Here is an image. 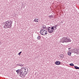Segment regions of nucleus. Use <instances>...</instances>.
Listing matches in <instances>:
<instances>
[{"instance_id":"f257e3e1","label":"nucleus","mask_w":79,"mask_h":79,"mask_svg":"<svg viewBox=\"0 0 79 79\" xmlns=\"http://www.w3.org/2000/svg\"><path fill=\"white\" fill-rule=\"evenodd\" d=\"M13 23V21L12 20L7 21L4 23V25L6 26V27L7 28H11L12 26V24Z\"/></svg>"},{"instance_id":"f03ea898","label":"nucleus","mask_w":79,"mask_h":79,"mask_svg":"<svg viewBox=\"0 0 79 79\" xmlns=\"http://www.w3.org/2000/svg\"><path fill=\"white\" fill-rule=\"evenodd\" d=\"M61 42L62 43H64V42H71V40L69 39L68 37H63L61 41Z\"/></svg>"},{"instance_id":"7ed1b4c3","label":"nucleus","mask_w":79,"mask_h":79,"mask_svg":"<svg viewBox=\"0 0 79 79\" xmlns=\"http://www.w3.org/2000/svg\"><path fill=\"white\" fill-rule=\"evenodd\" d=\"M40 33L41 35H46L48 33V32L46 30L44 29H41L40 31Z\"/></svg>"},{"instance_id":"20e7f679","label":"nucleus","mask_w":79,"mask_h":79,"mask_svg":"<svg viewBox=\"0 0 79 79\" xmlns=\"http://www.w3.org/2000/svg\"><path fill=\"white\" fill-rule=\"evenodd\" d=\"M57 28H56V27H55V26H51V31H50V29H48V32H49L50 34H52V32H53V31L55 30H56Z\"/></svg>"},{"instance_id":"39448f33","label":"nucleus","mask_w":79,"mask_h":79,"mask_svg":"<svg viewBox=\"0 0 79 79\" xmlns=\"http://www.w3.org/2000/svg\"><path fill=\"white\" fill-rule=\"evenodd\" d=\"M19 74H20L19 76L21 77H22V76H23V77H25V76H26V74H24V72H20Z\"/></svg>"},{"instance_id":"423d86ee","label":"nucleus","mask_w":79,"mask_h":79,"mask_svg":"<svg viewBox=\"0 0 79 79\" xmlns=\"http://www.w3.org/2000/svg\"><path fill=\"white\" fill-rule=\"evenodd\" d=\"M55 64L56 65H60L61 64V62L59 61H56L55 62Z\"/></svg>"},{"instance_id":"0eeeda50","label":"nucleus","mask_w":79,"mask_h":79,"mask_svg":"<svg viewBox=\"0 0 79 79\" xmlns=\"http://www.w3.org/2000/svg\"><path fill=\"white\" fill-rule=\"evenodd\" d=\"M23 71H24V68H23L22 69H20V72H22V73H24L23 72Z\"/></svg>"},{"instance_id":"6e6552de","label":"nucleus","mask_w":79,"mask_h":79,"mask_svg":"<svg viewBox=\"0 0 79 79\" xmlns=\"http://www.w3.org/2000/svg\"><path fill=\"white\" fill-rule=\"evenodd\" d=\"M74 68L75 69H79V67L77 66H75Z\"/></svg>"},{"instance_id":"1a4fd4ad","label":"nucleus","mask_w":79,"mask_h":79,"mask_svg":"<svg viewBox=\"0 0 79 79\" xmlns=\"http://www.w3.org/2000/svg\"><path fill=\"white\" fill-rule=\"evenodd\" d=\"M60 57H62V58H64V55L63 54H61L60 55Z\"/></svg>"},{"instance_id":"9d476101","label":"nucleus","mask_w":79,"mask_h":79,"mask_svg":"<svg viewBox=\"0 0 79 79\" xmlns=\"http://www.w3.org/2000/svg\"><path fill=\"white\" fill-rule=\"evenodd\" d=\"M16 72L17 73V74H18L19 73H20V69H18L16 71Z\"/></svg>"},{"instance_id":"9b49d317","label":"nucleus","mask_w":79,"mask_h":79,"mask_svg":"<svg viewBox=\"0 0 79 79\" xmlns=\"http://www.w3.org/2000/svg\"><path fill=\"white\" fill-rule=\"evenodd\" d=\"M48 29H49V31H51V28H52V27H48Z\"/></svg>"},{"instance_id":"f8f14e48","label":"nucleus","mask_w":79,"mask_h":79,"mask_svg":"<svg viewBox=\"0 0 79 79\" xmlns=\"http://www.w3.org/2000/svg\"><path fill=\"white\" fill-rule=\"evenodd\" d=\"M69 65L70 66H74V64H73V63L70 64H69Z\"/></svg>"},{"instance_id":"ddd939ff","label":"nucleus","mask_w":79,"mask_h":79,"mask_svg":"<svg viewBox=\"0 0 79 79\" xmlns=\"http://www.w3.org/2000/svg\"><path fill=\"white\" fill-rule=\"evenodd\" d=\"M40 38H41V37L40 36V35H38V36L37 37V39L38 40H39V39H40Z\"/></svg>"},{"instance_id":"4468645a","label":"nucleus","mask_w":79,"mask_h":79,"mask_svg":"<svg viewBox=\"0 0 79 79\" xmlns=\"http://www.w3.org/2000/svg\"><path fill=\"white\" fill-rule=\"evenodd\" d=\"M34 21H35V22H37V23H38V19H35L34 20Z\"/></svg>"},{"instance_id":"2eb2a0df","label":"nucleus","mask_w":79,"mask_h":79,"mask_svg":"<svg viewBox=\"0 0 79 79\" xmlns=\"http://www.w3.org/2000/svg\"><path fill=\"white\" fill-rule=\"evenodd\" d=\"M49 18H53V16L52 15H50L49 16Z\"/></svg>"},{"instance_id":"dca6fc26","label":"nucleus","mask_w":79,"mask_h":79,"mask_svg":"<svg viewBox=\"0 0 79 79\" xmlns=\"http://www.w3.org/2000/svg\"><path fill=\"white\" fill-rule=\"evenodd\" d=\"M4 28H5V29H6V28H8L7 27H6V25H5L3 27Z\"/></svg>"},{"instance_id":"f3484780","label":"nucleus","mask_w":79,"mask_h":79,"mask_svg":"<svg viewBox=\"0 0 79 79\" xmlns=\"http://www.w3.org/2000/svg\"><path fill=\"white\" fill-rule=\"evenodd\" d=\"M68 55H69V56H70L71 54V52H69V53H68Z\"/></svg>"},{"instance_id":"a211bd4d","label":"nucleus","mask_w":79,"mask_h":79,"mask_svg":"<svg viewBox=\"0 0 79 79\" xmlns=\"http://www.w3.org/2000/svg\"><path fill=\"white\" fill-rule=\"evenodd\" d=\"M22 53V52H19V53L18 54V55H21V53Z\"/></svg>"},{"instance_id":"6ab92c4d","label":"nucleus","mask_w":79,"mask_h":79,"mask_svg":"<svg viewBox=\"0 0 79 79\" xmlns=\"http://www.w3.org/2000/svg\"><path fill=\"white\" fill-rule=\"evenodd\" d=\"M18 65L19 66H22V65L21 64H19Z\"/></svg>"},{"instance_id":"aec40b11","label":"nucleus","mask_w":79,"mask_h":79,"mask_svg":"<svg viewBox=\"0 0 79 79\" xmlns=\"http://www.w3.org/2000/svg\"><path fill=\"white\" fill-rule=\"evenodd\" d=\"M45 26H43V27H42L43 29H45V28H46V27H44Z\"/></svg>"},{"instance_id":"412c9836","label":"nucleus","mask_w":79,"mask_h":79,"mask_svg":"<svg viewBox=\"0 0 79 79\" xmlns=\"http://www.w3.org/2000/svg\"><path fill=\"white\" fill-rule=\"evenodd\" d=\"M75 53H76L77 54H77H78V51H77V52H76Z\"/></svg>"},{"instance_id":"4be33fe9","label":"nucleus","mask_w":79,"mask_h":79,"mask_svg":"<svg viewBox=\"0 0 79 79\" xmlns=\"http://www.w3.org/2000/svg\"><path fill=\"white\" fill-rule=\"evenodd\" d=\"M23 68L24 69V70H25V71H26V69H25L24 67H23Z\"/></svg>"},{"instance_id":"5701e85b","label":"nucleus","mask_w":79,"mask_h":79,"mask_svg":"<svg viewBox=\"0 0 79 79\" xmlns=\"http://www.w3.org/2000/svg\"><path fill=\"white\" fill-rule=\"evenodd\" d=\"M54 26L56 27H58V25H55Z\"/></svg>"},{"instance_id":"b1692460","label":"nucleus","mask_w":79,"mask_h":79,"mask_svg":"<svg viewBox=\"0 0 79 79\" xmlns=\"http://www.w3.org/2000/svg\"><path fill=\"white\" fill-rule=\"evenodd\" d=\"M70 49H71V48H69V50Z\"/></svg>"},{"instance_id":"393cba45","label":"nucleus","mask_w":79,"mask_h":79,"mask_svg":"<svg viewBox=\"0 0 79 79\" xmlns=\"http://www.w3.org/2000/svg\"><path fill=\"white\" fill-rule=\"evenodd\" d=\"M77 51H78V50H77V49L76 50V52H77Z\"/></svg>"},{"instance_id":"a878e982","label":"nucleus","mask_w":79,"mask_h":79,"mask_svg":"<svg viewBox=\"0 0 79 79\" xmlns=\"http://www.w3.org/2000/svg\"><path fill=\"white\" fill-rule=\"evenodd\" d=\"M27 71H28V69H27Z\"/></svg>"},{"instance_id":"bb28decb","label":"nucleus","mask_w":79,"mask_h":79,"mask_svg":"<svg viewBox=\"0 0 79 79\" xmlns=\"http://www.w3.org/2000/svg\"><path fill=\"white\" fill-rule=\"evenodd\" d=\"M27 74V73H26L25 74V75H26V74Z\"/></svg>"},{"instance_id":"cd10ccee","label":"nucleus","mask_w":79,"mask_h":79,"mask_svg":"<svg viewBox=\"0 0 79 79\" xmlns=\"http://www.w3.org/2000/svg\"><path fill=\"white\" fill-rule=\"evenodd\" d=\"M1 45V42H0V45Z\"/></svg>"},{"instance_id":"c85d7f7f","label":"nucleus","mask_w":79,"mask_h":79,"mask_svg":"<svg viewBox=\"0 0 79 79\" xmlns=\"http://www.w3.org/2000/svg\"><path fill=\"white\" fill-rule=\"evenodd\" d=\"M24 72H26L27 73V71H25Z\"/></svg>"},{"instance_id":"c756f323","label":"nucleus","mask_w":79,"mask_h":79,"mask_svg":"<svg viewBox=\"0 0 79 79\" xmlns=\"http://www.w3.org/2000/svg\"><path fill=\"white\" fill-rule=\"evenodd\" d=\"M62 23H63V22H62Z\"/></svg>"}]
</instances>
